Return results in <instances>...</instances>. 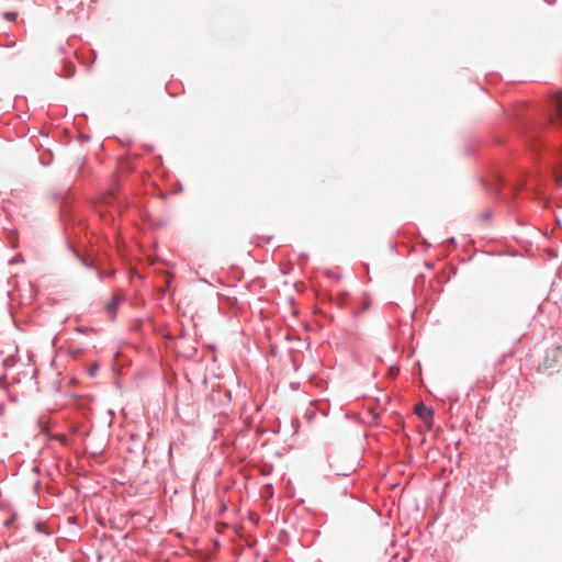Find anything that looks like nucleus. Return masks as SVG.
<instances>
[{"label": "nucleus", "instance_id": "obj_5", "mask_svg": "<svg viewBox=\"0 0 562 562\" xmlns=\"http://www.w3.org/2000/svg\"><path fill=\"white\" fill-rule=\"evenodd\" d=\"M5 18H7V19H9V20H12V19H14V14L7 13V14H5Z\"/></svg>", "mask_w": 562, "mask_h": 562}, {"label": "nucleus", "instance_id": "obj_1", "mask_svg": "<svg viewBox=\"0 0 562 562\" xmlns=\"http://www.w3.org/2000/svg\"><path fill=\"white\" fill-rule=\"evenodd\" d=\"M549 122L554 128H562V92L554 93L549 101Z\"/></svg>", "mask_w": 562, "mask_h": 562}, {"label": "nucleus", "instance_id": "obj_4", "mask_svg": "<svg viewBox=\"0 0 562 562\" xmlns=\"http://www.w3.org/2000/svg\"><path fill=\"white\" fill-rule=\"evenodd\" d=\"M555 181L561 184L562 183V175L555 173Z\"/></svg>", "mask_w": 562, "mask_h": 562}, {"label": "nucleus", "instance_id": "obj_2", "mask_svg": "<svg viewBox=\"0 0 562 562\" xmlns=\"http://www.w3.org/2000/svg\"><path fill=\"white\" fill-rule=\"evenodd\" d=\"M415 413L428 425V428H431L434 414L430 408L419 403L415 406Z\"/></svg>", "mask_w": 562, "mask_h": 562}, {"label": "nucleus", "instance_id": "obj_3", "mask_svg": "<svg viewBox=\"0 0 562 562\" xmlns=\"http://www.w3.org/2000/svg\"><path fill=\"white\" fill-rule=\"evenodd\" d=\"M122 301V296L120 294H114L110 302L106 304V311L111 317H114L116 308Z\"/></svg>", "mask_w": 562, "mask_h": 562}]
</instances>
